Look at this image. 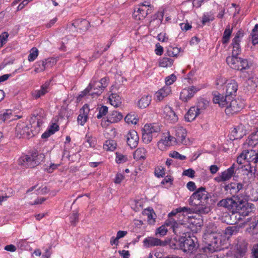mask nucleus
I'll return each mask as SVG.
<instances>
[{
	"label": "nucleus",
	"mask_w": 258,
	"mask_h": 258,
	"mask_svg": "<svg viewBox=\"0 0 258 258\" xmlns=\"http://www.w3.org/2000/svg\"><path fill=\"white\" fill-rule=\"evenodd\" d=\"M210 197L206 188L201 187L191 195L188 201L190 205L195 207L197 213L200 214H207L211 210V206L208 203Z\"/></svg>",
	"instance_id": "f257e3e1"
},
{
	"label": "nucleus",
	"mask_w": 258,
	"mask_h": 258,
	"mask_svg": "<svg viewBox=\"0 0 258 258\" xmlns=\"http://www.w3.org/2000/svg\"><path fill=\"white\" fill-rule=\"evenodd\" d=\"M196 239L186 235L178 238H174L170 241V246L173 249H181L184 252L192 253L197 248Z\"/></svg>",
	"instance_id": "f03ea898"
},
{
	"label": "nucleus",
	"mask_w": 258,
	"mask_h": 258,
	"mask_svg": "<svg viewBox=\"0 0 258 258\" xmlns=\"http://www.w3.org/2000/svg\"><path fill=\"white\" fill-rule=\"evenodd\" d=\"M237 90V84L234 80H231L226 85L225 97H221L220 95H216L213 98V102L215 103H218L219 106L224 107L226 106V110L228 109V103L230 102V106L234 104L236 101H232L231 98L233 95H235Z\"/></svg>",
	"instance_id": "7ed1b4c3"
},
{
	"label": "nucleus",
	"mask_w": 258,
	"mask_h": 258,
	"mask_svg": "<svg viewBox=\"0 0 258 258\" xmlns=\"http://www.w3.org/2000/svg\"><path fill=\"white\" fill-rule=\"evenodd\" d=\"M43 158V154L35 152L30 155H22L19 159L18 163L24 168H33L38 165Z\"/></svg>",
	"instance_id": "20e7f679"
},
{
	"label": "nucleus",
	"mask_w": 258,
	"mask_h": 258,
	"mask_svg": "<svg viewBox=\"0 0 258 258\" xmlns=\"http://www.w3.org/2000/svg\"><path fill=\"white\" fill-rule=\"evenodd\" d=\"M226 62L228 65L232 69L242 71L249 68L247 60L237 55L229 56L226 58Z\"/></svg>",
	"instance_id": "39448f33"
},
{
	"label": "nucleus",
	"mask_w": 258,
	"mask_h": 258,
	"mask_svg": "<svg viewBox=\"0 0 258 258\" xmlns=\"http://www.w3.org/2000/svg\"><path fill=\"white\" fill-rule=\"evenodd\" d=\"M16 135L19 138L29 139L35 135L33 130L30 129L25 122H21L17 124L16 128Z\"/></svg>",
	"instance_id": "423d86ee"
},
{
	"label": "nucleus",
	"mask_w": 258,
	"mask_h": 258,
	"mask_svg": "<svg viewBox=\"0 0 258 258\" xmlns=\"http://www.w3.org/2000/svg\"><path fill=\"white\" fill-rule=\"evenodd\" d=\"M206 236L208 238V242L205 248L211 252L219 250L220 249L219 244L221 240L219 237V234L212 232L206 235Z\"/></svg>",
	"instance_id": "0eeeda50"
},
{
	"label": "nucleus",
	"mask_w": 258,
	"mask_h": 258,
	"mask_svg": "<svg viewBox=\"0 0 258 258\" xmlns=\"http://www.w3.org/2000/svg\"><path fill=\"white\" fill-rule=\"evenodd\" d=\"M235 209L240 215L246 216L254 210L255 207L251 203L238 200L237 205Z\"/></svg>",
	"instance_id": "6e6552de"
},
{
	"label": "nucleus",
	"mask_w": 258,
	"mask_h": 258,
	"mask_svg": "<svg viewBox=\"0 0 258 258\" xmlns=\"http://www.w3.org/2000/svg\"><path fill=\"white\" fill-rule=\"evenodd\" d=\"M55 63L56 60L52 58L38 61L35 63L34 71L37 73L43 72L46 69L51 68Z\"/></svg>",
	"instance_id": "1a4fd4ad"
},
{
	"label": "nucleus",
	"mask_w": 258,
	"mask_h": 258,
	"mask_svg": "<svg viewBox=\"0 0 258 258\" xmlns=\"http://www.w3.org/2000/svg\"><path fill=\"white\" fill-rule=\"evenodd\" d=\"M166 224L169 225L170 228L171 229L175 234L184 233L185 226L182 223L177 222L172 217L168 216L166 220Z\"/></svg>",
	"instance_id": "9d476101"
},
{
	"label": "nucleus",
	"mask_w": 258,
	"mask_h": 258,
	"mask_svg": "<svg viewBox=\"0 0 258 258\" xmlns=\"http://www.w3.org/2000/svg\"><path fill=\"white\" fill-rule=\"evenodd\" d=\"M243 185L241 183L231 182L224 186L225 191L229 192L236 200H239L236 195L243 188Z\"/></svg>",
	"instance_id": "9b49d317"
},
{
	"label": "nucleus",
	"mask_w": 258,
	"mask_h": 258,
	"mask_svg": "<svg viewBox=\"0 0 258 258\" xmlns=\"http://www.w3.org/2000/svg\"><path fill=\"white\" fill-rule=\"evenodd\" d=\"M235 173V165L233 164L227 169L223 171L219 176L216 177L214 180L218 183L225 182L230 179Z\"/></svg>",
	"instance_id": "f8f14e48"
},
{
	"label": "nucleus",
	"mask_w": 258,
	"mask_h": 258,
	"mask_svg": "<svg viewBox=\"0 0 258 258\" xmlns=\"http://www.w3.org/2000/svg\"><path fill=\"white\" fill-rule=\"evenodd\" d=\"M126 143L132 149L135 148L138 145L139 138L137 132L135 130L130 131L126 135Z\"/></svg>",
	"instance_id": "ddd939ff"
},
{
	"label": "nucleus",
	"mask_w": 258,
	"mask_h": 258,
	"mask_svg": "<svg viewBox=\"0 0 258 258\" xmlns=\"http://www.w3.org/2000/svg\"><path fill=\"white\" fill-rule=\"evenodd\" d=\"M175 136L177 142L182 144L186 145L187 141L186 140L187 131L183 127L177 125L174 127Z\"/></svg>",
	"instance_id": "4468645a"
},
{
	"label": "nucleus",
	"mask_w": 258,
	"mask_h": 258,
	"mask_svg": "<svg viewBox=\"0 0 258 258\" xmlns=\"http://www.w3.org/2000/svg\"><path fill=\"white\" fill-rule=\"evenodd\" d=\"M89 85H91L90 95L94 97L99 96L102 92L105 86H103V83L94 81L91 82Z\"/></svg>",
	"instance_id": "2eb2a0df"
},
{
	"label": "nucleus",
	"mask_w": 258,
	"mask_h": 258,
	"mask_svg": "<svg viewBox=\"0 0 258 258\" xmlns=\"http://www.w3.org/2000/svg\"><path fill=\"white\" fill-rule=\"evenodd\" d=\"M199 90L194 86L185 88L182 90L180 94V99L185 102L191 99Z\"/></svg>",
	"instance_id": "dca6fc26"
},
{
	"label": "nucleus",
	"mask_w": 258,
	"mask_h": 258,
	"mask_svg": "<svg viewBox=\"0 0 258 258\" xmlns=\"http://www.w3.org/2000/svg\"><path fill=\"white\" fill-rule=\"evenodd\" d=\"M144 131L148 132L153 137H157L161 131V126L158 123H146L144 125Z\"/></svg>",
	"instance_id": "f3484780"
},
{
	"label": "nucleus",
	"mask_w": 258,
	"mask_h": 258,
	"mask_svg": "<svg viewBox=\"0 0 258 258\" xmlns=\"http://www.w3.org/2000/svg\"><path fill=\"white\" fill-rule=\"evenodd\" d=\"M152 12V10L148 8L147 10L142 7H138L135 10L133 13L134 18L137 20L144 19L146 16Z\"/></svg>",
	"instance_id": "a211bd4d"
},
{
	"label": "nucleus",
	"mask_w": 258,
	"mask_h": 258,
	"mask_svg": "<svg viewBox=\"0 0 258 258\" xmlns=\"http://www.w3.org/2000/svg\"><path fill=\"white\" fill-rule=\"evenodd\" d=\"M111 44V41L109 42L108 44H106L105 46H104V44L101 43L97 44L95 48V50L93 53L92 57L90 58V60L91 61L92 60L96 59V58L99 57L103 52L107 50V49L110 46Z\"/></svg>",
	"instance_id": "6ab92c4d"
},
{
	"label": "nucleus",
	"mask_w": 258,
	"mask_h": 258,
	"mask_svg": "<svg viewBox=\"0 0 258 258\" xmlns=\"http://www.w3.org/2000/svg\"><path fill=\"white\" fill-rule=\"evenodd\" d=\"M245 134V130L242 126H238L231 131L229 135V139L232 141L239 140L241 139Z\"/></svg>",
	"instance_id": "aec40b11"
},
{
	"label": "nucleus",
	"mask_w": 258,
	"mask_h": 258,
	"mask_svg": "<svg viewBox=\"0 0 258 258\" xmlns=\"http://www.w3.org/2000/svg\"><path fill=\"white\" fill-rule=\"evenodd\" d=\"M171 92V88L169 86H165L155 93V98L157 101L160 102L168 96Z\"/></svg>",
	"instance_id": "412c9836"
},
{
	"label": "nucleus",
	"mask_w": 258,
	"mask_h": 258,
	"mask_svg": "<svg viewBox=\"0 0 258 258\" xmlns=\"http://www.w3.org/2000/svg\"><path fill=\"white\" fill-rule=\"evenodd\" d=\"M30 122L31 127L34 128L33 131L34 133H35L36 135L39 133L40 127L43 123V120L38 116L37 114V115H34L33 116L31 117Z\"/></svg>",
	"instance_id": "4be33fe9"
},
{
	"label": "nucleus",
	"mask_w": 258,
	"mask_h": 258,
	"mask_svg": "<svg viewBox=\"0 0 258 258\" xmlns=\"http://www.w3.org/2000/svg\"><path fill=\"white\" fill-rule=\"evenodd\" d=\"M238 203V200H234L231 198L222 199L218 204L219 206L223 207L228 209H234L236 208Z\"/></svg>",
	"instance_id": "5701e85b"
},
{
	"label": "nucleus",
	"mask_w": 258,
	"mask_h": 258,
	"mask_svg": "<svg viewBox=\"0 0 258 258\" xmlns=\"http://www.w3.org/2000/svg\"><path fill=\"white\" fill-rule=\"evenodd\" d=\"M89 21L85 19L76 20L71 24L72 26L77 29V31H86L89 28Z\"/></svg>",
	"instance_id": "b1692460"
},
{
	"label": "nucleus",
	"mask_w": 258,
	"mask_h": 258,
	"mask_svg": "<svg viewBox=\"0 0 258 258\" xmlns=\"http://www.w3.org/2000/svg\"><path fill=\"white\" fill-rule=\"evenodd\" d=\"M49 85V83L46 82L41 86L40 89L33 91L31 92L33 98L34 99H37L44 95L47 92V89Z\"/></svg>",
	"instance_id": "393cba45"
},
{
	"label": "nucleus",
	"mask_w": 258,
	"mask_h": 258,
	"mask_svg": "<svg viewBox=\"0 0 258 258\" xmlns=\"http://www.w3.org/2000/svg\"><path fill=\"white\" fill-rule=\"evenodd\" d=\"M144 243L147 247L161 246L163 245V242L160 239L152 237H148L144 240Z\"/></svg>",
	"instance_id": "a878e982"
},
{
	"label": "nucleus",
	"mask_w": 258,
	"mask_h": 258,
	"mask_svg": "<svg viewBox=\"0 0 258 258\" xmlns=\"http://www.w3.org/2000/svg\"><path fill=\"white\" fill-rule=\"evenodd\" d=\"M246 161L249 162H252L256 164L258 162V152H255L254 150H245Z\"/></svg>",
	"instance_id": "bb28decb"
},
{
	"label": "nucleus",
	"mask_w": 258,
	"mask_h": 258,
	"mask_svg": "<svg viewBox=\"0 0 258 258\" xmlns=\"http://www.w3.org/2000/svg\"><path fill=\"white\" fill-rule=\"evenodd\" d=\"M209 101L203 98H200L197 102L196 113H200L204 111L209 107Z\"/></svg>",
	"instance_id": "cd10ccee"
},
{
	"label": "nucleus",
	"mask_w": 258,
	"mask_h": 258,
	"mask_svg": "<svg viewBox=\"0 0 258 258\" xmlns=\"http://www.w3.org/2000/svg\"><path fill=\"white\" fill-rule=\"evenodd\" d=\"M151 100V96L144 95L139 100L138 106L140 108H145L150 104Z\"/></svg>",
	"instance_id": "c85d7f7f"
},
{
	"label": "nucleus",
	"mask_w": 258,
	"mask_h": 258,
	"mask_svg": "<svg viewBox=\"0 0 258 258\" xmlns=\"http://www.w3.org/2000/svg\"><path fill=\"white\" fill-rule=\"evenodd\" d=\"M143 214L147 216L148 222L150 224H154L155 222L156 214L152 209L148 208L143 211Z\"/></svg>",
	"instance_id": "c756f323"
},
{
	"label": "nucleus",
	"mask_w": 258,
	"mask_h": 258,
	"mask_svg": "<svg viewBox=\"0 0 258 258\" xmlns=\"http://www.w3.org/2000/svg\"><path fill=\"white\" fill-rule=\"evenodd\" d=\"M258 78L254 75H251L246 80V84L249 87V90L253 91L257 87Z\"/></svg>",
	"instance_id": "7c9ffc66"
},
{
	"label": "nucleus",
	"mask_w": 258,
	"mask_h": 258,
	"mask_svg": "<svg viewBox=\"0 0 258 258\" xmlns=\"http://www.w3.org/2000/svg\"><path fill=\"white\" fill-rule=\"evenodd\" d=\"M163 134L164 138L161 139L158 143V147L161 151L165 150L167 147L171 146L170 141H169L166 133Z\"/></svg>",
	"instance_id": "2f4dec72"
},
{
	"label": "nucleus",
	"mask_w": 258,
	"mask_h": 258,
	"mask_svg": "<svg viewBox=\"0 0 258 258\" xmlns=\"http://www.w3.org/2000/svg\"><path fill=\"white\" fill-rule=\"evenodd\" d=\"M146 152L145 148H138L134 153V158L137 160L145 159Z\"/></svg>",
	"instance_id": "473e14b6"
},
{
	"label": "nucleus",
	"mask_w": 258,
	"mask_h": 258,
	"mask_svg": "<svg viewBox=\"0 0 258 258\" xmlns=\"http://www.w3.org/2000/svg\"><path fill=\"white\" fill-rule=\"evenodd\" d=\"M191 210L188 207H179L173 210L171 212L168 214V216L173 217L175 216L177 214L183 213H190Z\"/></svg>",
	"instance_id": "72a5a7b5"
},
{
	"label": "nucleus",
	"mask_w": 258,
	"mask_h": 258,
	"mask_svg": "<svg viewBox=\"0 0 258 258\" xmlns=\"http://www.w3.org/2000/svg\"><path fill=\"white\" fill-rule=\"evenodd\" d=\"M247 143L249 147L253 148L258 144V134H251L247 141Z\"/></svg>",
	"instance_id": "f704fd0d"
},
{
	"label": "nucleus",
	"mask_w": 258,
	"mask_h": 258,
	"mask_svg": "<svg viewBox=\"0 0 258 258\" xmlns=\"http://www.w3.org/2000/svg\"><path fill=\"white\" fill-rule=\"evenodd\" d=\"M127 156L121 153L116 152L115 153V162L117 164H123L128 161Z\"/></svg>",
	"instance_id": "c9c22d12"
},
{
	"label": "nucleus",
	"mask_w": 258,
	"mask_h": 258,
	"mask_svg": "<svg viewBox=\"0 0 258 258\" xmlns=\"http://www.w3.org/2000/svg\"><path fill=\"white\" fill-rule=\"evenodd\" d=\"M167 227H170L169 225L166 224V220L165 221V224L160 226L156 229V235H159L160 236H164L166 235L168 229Z\"/></svg>",
	"instance_id": "e433bc0d"
},
{
	"label": "nucleus",
	"mask_w": 258,
	"mask_h": 258,
	"mask_svg": "<svg viewBox=\"0 0 258 258\" xmlns=\"http://www.w3.org/2000/svg\"><path fill=\"white\" fill-rule=\"evenodd\" d=\"M124 120L128 124H136L139 118L135 115V114H127L124 118Z\"/></svg>",
	"instance_id": "4c0bfd02"
},
{
	"label": "nucleus",
	"mask_w": 258,
	"mask_h": 258,
	"mask_svg": "<svg viewBox=\"0 0 258 258\" xmlns=\"http://www.w3.org/2000/svg\"><path fill=\"white\" fill-rule=\"evenodd\" d=\"M244 170L246 171V174L248 176H250V177L254 176L256 171L255 166H252L250 163H248L247 164L244 165Z\"/></svg>",
	"instance_id": "58836bf2"
},
{
	"label": "nucleus",
	"mask_w": 258,
	"mask_h": 258,
	"mask_svg": "<svg viewBox=\"0 0 258 258\" xmlns=\"http://www.w3.org/2000/svg\"><path fill=\"white\" fill-rule=\"evenodd\" d=\"M240 42L232 40L231 45L233 49L232 51V55H238L241 51Z\"/></svg>",
	"instance_id": "ea45409f"
},
{
	"label": "nucleus",
	"mask_w": 258,
	"mask_h": 258,
	"mask_svg": "<svg viewBox=\"0 0 258 258\" xmlns=\"http://www.w3.org/2000/svg\"><path fill=\"white\" fill-rule=\"evenodd\" d=\"M232 33V29L230 28L229 26H227L224 32L222 37V43H227L229 41Z\"/></svg>",
	"instance_id": "a19ab883"
},
{
	"label": "nucleus",
	"mask_w": 258,
	"mask_h": 258,
	"mask_svg": "<svg viewBox=\"0 0 258 258\" xmlns=\"http://www.w3.org/2000/svg\"><path fill=\"white\" fill-rule=\"evenodd\" d=\"M247 245L245 243H239L237 245L236 252L240 257L243 256L247 251Z\"/></svg>",
	"instance_id": "79ce46f5"
},
{
	"label": "nucleus",
	"mask_w": 258,
	"mask_h": 258,
	"mask_svg": "<svg viewBox=\"0 0 258 258\" xmlns=\"http://www.w3.org/2000/svg\"><path fill=\"white\" fill-rule=\"evenodd\" d=\"M237 232V228L235 226H229L227 227L224 230V234L227 238H229L232 235L235 234Z\"/></svg>",
	"instance_id": "37998d69"
},
{
	"label": "nucleus",
	"mask_w": 258,
	"mask_h": 258,
	"mask_svg": "<svg viewBox=\"0 0 258 258\" xmlns=\"http://www.w3.org/2000/svg\"><path fill=\"white\" fill-rule=\"evenodd\" d=\"M173 63V60L170 58L164 57L160 60V66L161 67H171Z\"/></svg>",
	"instance_id": "c03bdc74"
},
{
	"label": "nucleus",
	"mask_w": 258,
	"mask_h": 258,
	"mask_svg": "<svg viewBox=\"0 0 258 258\" xmlns=\"http://www.w3.org/2000/svg\"><path fill=\"white\" fill-rule=\"evenodd\" d=\"M38 50L36 47L32 48L30 51V54L28 55V59L29 61H34L38 56Z\"/></svg>",
	"instance_id": "a18cd8bd"
},
{
	"label": "nucleus",
	"mask_w": 258,
	"mask_h": 258,
	"mask_svg": "<svg viewBox=\"0 0 258 258\" xmlns=\"http://www.w3.org/2000/svg\"><path fill=\"white\" fill-rule=\"evenodd\" d=\"M70 221L72 225L75 226L79 222V214L78 212L72 213L70 217Z\"/></svg>",
	"instance_id": "49530a36"
},
{
	"label": "nucleus",
	"mask_w": 258,
	"mask_h": 258,
	"mask_svg": "<svg viewBox=\"0 0 258 258\" xmlns=\"http://www.w3.org/2000/svg\"><path fill=\"white\" fill-rule=\"evenodd\" d=\"M174 178L170 175L166 176L162 180L161 183L163 185H168L169 186L172 185L173 183Z\"/></svg>",
	"instance_id": "de8ad7c7"
},
{
	"label": "nucleus",
	"mask_w": 258,
	"mask_h": 258,
	"mask_svg": "<svg viewBox=\"0 0 258 258\" xmlns=\"http://www.w3.org/2000/svg\"><path fill=\"white\" fill-rule=\"evenodd\" d=\"M155 174L157 177H163L165 174V168L162 166H159L155 170Z\"/></svg>",
	"instance_id": "09e8293b"
},
{
	"label": "nucleus",
	"mask_w": 258,
	"mask_h": 258,
	"mask_svg": "<svg viewBox=\"0 0 258 258\" xmlns=\"http://www.w3.org/2000/svg\"><path fill=\"white\" fill-rule=\"evenodd\" d=\"M85 139L86 140V143L88 144L85 145L86 147L91 148L95 146V141L94 139L91 136H89L88 134H87L86 135Z\"/></svg>",
	"instance_id": "8fccbe9b"
},
{
	"label": "nucleus",
	"mask_w": 258,
	"mask_h": 258,
	"mask_svg": "<svg viewBox=\"0 0 258 258\" xmlns=\"http://www.w3.org/2000/svg\"><path fill=\"white\" fill-rule=\"evenodd\" d=\"M153 136L150 134H148V132H144V130L143 131L142 139L145 143L149 144L150 143L153 139Z\"/></svg>",
	"instance_id": "3c124183"
},
{
	"label": "nucleus",
	"mask_w": 258,
	"mask_h": 258,
	"mask_svg": "<svg viewBox=\"0 0 258 258\" xmlns=\"http://www.w3.org/2000/svg\"><path fill=\"white\" fill-rule=\"evenodd\" d=\"M169 156L173 158L178 159L181 160H184L186 158L185 156L180 154L176 151H171L169 154Z\"/></svg>",
	"instance_id": "603ef678"
},
{
	"label": "nucleus",
	"mask_w": 258,
	"mask_h": 258,
	"mask_svg": "<svg viewBox=\"0 0 258 258\" xmlns=\"http://www.w3.org/2000/svg\"><path fill=\"white\" fill-rule=\"evenodd\" d=\"M91 86V85H89L87 88H86L84 91L81 92L80 94L79 95L77 98L78 102H80L82 98L85 96L87 94H89L90 95Z\"/></svg>",
	"instance_id": "864d4df0"
},
{
	"label": "nucleus",
	"mask_w": 258,
	"mask_h": 258,
	"mask_svg": "<svg viewBox=\"0 0 258 258\" xmlns=\"http://www.w3.org/2000/svg\"><path fill=\"white\" fill-rule=\"evenodd\" d=\"M179 51L180 49L177 47H170L167 50V54L169 56H176Z\"/></svg>",
	"instance_id": "5fc2aeb1"
},
{
	"label": "nucleus",
	"mask_w": 258,
	"mask_h": 258,
	"mask_svg": "<svg viewBox=\"0 0 258 258\" xmlns=\"http://www.w3.org/2000/svg\"><path fill=\"white\" fill-rule=\"evenodd\" d=\"M195 171L192 168H189L186 170H184L182 172V175L186 176L191 178H194L195 176Z\"/></svg>",
	"instance_id": "6e6d98bb"
},
{
	"label": "nucleus",
	"mask_w": 258,
	"mask_h": 258,
	"mask_svg": "<svg viewBox=\"0 0 258 258\" xmlns=\"http://www.w3.org/2000/svg\"><path fill=\"white\" fill-rule=\"evenodd\" d=\"M87 118V114H79L77 118L78 122L80 125H83L86 122Z\"/></svg>",
	"instance_id": "4d7b16f0"
},
{
	"label": "nucleus",
	"mask_w": 258,
	"mask_h": 258,
	"mask_svg": "<svg viewBox=\"0 0 258 258\" xmlns=\"http://www.w3.org/2000/svg\"><path fill=\"white\" fill-rule=\"evenodd\" d=\"M9 36V35L7 32H3L0 35V47H2L7 42Z\"/></svg>",
	"instance_id": "13d9d810"
},
{
	"label": "nucleus",
	"mask_w": 258,
	"mask_h": 258,
	"mask_svg": "<svg viewBox=\"0 0 258 258\" xmlns=\"http://www.w3.org/2000/svg\"><path fill=\"white\" fill-rule=\"evenodd\" d=\"M113 140H108L105 141L103 145V149L106 151H112Z\"/></svg>",
	"instance_id": "bf43d9fd"
},
{
	"label": "nucleus",
	"mask_w": 258,
	"mask_h": 258,
	"mask_svg": "<svg viewBox=\"0 0 258 258\" xmlns=\"http://www.w3.org/2000/svg\"><path fill=\"white\" fill-rule=\"evenodd\" d=\"M47 129L49 130V132H51V134H54L56 132L59 130V126L57 123L55 122H51V124L49 126Z\"/></svg>",
	"instance_id": "052dcab7"
},
{
	"label": "nucleus",
	"mask_w": 258,
	"mask_h": 258,
	"mask_svg": "<svg viewBox=\"0 0 258 258\" xmlns=\"http://www.w3.org/2000/svg\"><path fill=\"white\" fill-rule=\"evenodd\" d=\"M176 77L174 74H172L170 76L167 77L165 79L166 86H168L169 85H171L176 80Z\"/></svg>",
	"instance_id": "680f3d73"
},
{
	"label": "nucleus",
	"mask_w": 258,
	"mask_h": 258,
	"mask_svg": "<svg viewBox=\"0 0 258 258\" xmlns=\"http://www.w3.org/2000/svg\"><path fill=\"white\" fill-rule=\"evenodd\" d=\"M246 160L245 151H243L237 158V162L239 164H242L243 161Z\"/></svg>",
	"instance_id": "e2e57ef3"
},
{
	"label": "nucleus",
	"mask_w": 258,
	"mask_h": 258,
	"mask_svg": "<svg viewBox=\"0 0 258 258\" xmlns=\"http://www.w3.org/2000/svg\"><path fill=\"white\" fill-rule=\"evenodd\" d=\"M199 114H185L184 119L187 122L193 121Z\"/></svg>",
	"instance_id": "0e129e2a"
},
{
	"label": "nucleus",
	"mask_w": 258,
	"mask_h": 258,
	"mask_svg": "<svg viewBox=\"0 0 258 258\" xmlns=\"http://www.w3.org/2000/svg\"><path fill=\"white\" fill-rule=\"evenodd\" d=\"M127 231H119L117 233L116 237L114 239V244H115L116 242L118 241V240L122 237H123L127 234Z\"/></svg>",
	"instance_id": "69168bd1"
},
{
	"label": "nucleus",
	"mask_w": 258,
	"mask_h": 258,
	"mask_svg": "<svg viewBox=\"0 0 258 258\" xmlns=\"http://www.w3.org/2000/svg\"><path fill=\"white\" fill-rule=\"evenodd\" d=\"M124 179V176L120 173H117L116 174L114 182L115 183H120Z\"/></svg>",
	"instance_id": "338daca9"
},
{
	"label": "nucleus",
	"mask_w": 258,
	"mask_h": 258,
	"mask_svg": "<svg viewBox=\"0 0 258 258\" xmlns=\"http://www.w3.org/2000/svg\"><path fill=\"white\" fill-rule=\"evenodd\" d=\"M250 37L251 39V42L253 45L258 44V34L252 33L250 34Z\"/></svg>",
	"instance_id": "774afa93"
}]
</instances>
